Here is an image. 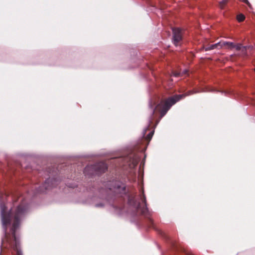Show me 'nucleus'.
Listing matches in <instances>:
<instances>
[{
    "label": "nucleus",
    "mask_w": 255,
    "mask_h": 255,
    "mask_svg": "<svg viewBox=\"0 0 255 255\" xmlns=\"http://www.w3.org/2000/svg\"><path fill=\"white\" fill-rule=\"evenodd\" d=\"M1 221L5 238L2 240V244L8 243L16 251V255H22L18 249V241L15 232L20 226L21 221L26 212V208L23 205L13 207L7 211L4 204H0Z\"/></svg>",
    "instance_id": "f257e3e1"
},
{
    "label": "nucleus",
    "mask_w": 255,
    "mask_h": 255,
    "mask_svg": "<svg viewBox=\"0 0 255 255\" xmlns=\"http://www.w3.org/2000/svg\"><path fill=\"white\" fill-rule=\"evenodd\" d=\"M185 95H179L169 98L164 102L157 105L155 109L153 111V113H154L155 111H158L160 113L161 118H162L165 115L166 112L173 105L182 98L185 97Z\"/></svg>",
    "instance_id": "f03ea898"
},
{
    "label": "nucleus",
    "mask_w": 255,
    "mask_h": 255,
    "mask_svg": "<svg viewBox=\"0 0 255 255\" xmlns=\"http://www.w3.org/2000/svg\"><path fill=\"white\" fill-rule=\"evenodd\" d=\"M173 42L174 44L177 46L178 43L181 40V31L178 28L173 29Z\"/></svg>",
    "instance_id": "7ed1b4c3"
},
{
    "label": "nucleus",
    "mask_w": 255,
    "mask_h": 255,
    "mask_svg": "<svg viewBox=\"0 0 255 255\" xmlns=\"http://www.w3.org/2000/svg\"><path fill=\"white\" fill-rule=\"evenodd\" d=\"M220 48L226 47L227 49H232L234 47V43L227 41H221Z\"/></svg>",
    "instance_id": "20e7f679"
},
{
    "label": "nucleus",
    "mask_w": 255,
    "mask_h": 255,
    "mask_svg": "<svg viewBox=\"0 0 255 255\" xmlns=\"http://www.w3.org/2000/svg\"><path fill=\"white\" fill-rule=\"evenodd\" d=\"M233 48H235L237 50H242V51L244 53H245V51L247 50V47H246V46H243L241 44H240V43L237 44H235L234 43Z\"/></svg>",
    "instance_id": "39448f33"
},
{
    "label": "nucleus",
    "mask_w": 255,
    "mask_h": 255,
    "mask_svg": "<svg viewBox=\"0 0 255 255\" xmlns=\"http://www.w3.org/2000/svg\"><path fill=\"white\" fill-rule=\"evenodd\" d=\"M220 42L217 43H216L215 44H213V45H211L209 46H208L207 47L205 48V50L206 51H207V50H212V49H214L215 48H220Z\"/></svg>",
    "instance_id": "423d86ee"
},
{
    "label": "nucleus",
    "mask_w": 255,
    "mask_h": 255,
    "mask_svg": "<svg viewBox=\"0 0 255 255\" xmlns=\"http://www.w3.org/2000/svg\"><path fill=\"white\" fill-rule=\"evenodd\" d=\"M229 0H222L220 1L219 3V7L221 9H223L224 7L225 4L228 2Z\"/></svg>",
    "instance_id": "0eeeda50"
},
{
    "label": "nucleus",
    "mask_w": 255,
    "mask_h": 255,
    "mask_svg": "<svg viewBox=\"0 0 255 255\" xmlns=\"http://www.w3.org/2000/svg\"><path fill=\"white\" fill-rule=\"evenodd\" d=\"M245 18V17L244 15H243V14H240L237 17V20L239 22H241V21H243L244 20Z\"/></svg>",
    "instance_id": "6e6552de"
},
{
    "label": "nucleus",
    "mask_w": 255,
    "mask_h": 255,
    "mask_svg": "<svg viewBox=\"0 0 255 255\" xmlns=\"http://www.w3.org/2000/svg\"><path fill=\"white\" fill-rule=\"evenodd\" d=\"M152 135H153V132H151L150 133H149V134H147V135L146 137V138L147 140H150L151 138Z\"/></svg>",
    "instance_id": "1a4fd4ad"
},
{
    "label": "nucleus",
    "mask_w": 255,
    "mask_h": 255,
    "mask_svg": "<svg viewBox=\"0 0 255 255\" xmlns=\"http://www.w3.org/2000/svg\"><path fill=\"white\" fill-rule=\"evenodd\" d=\"M173 75H174V76L176 77V76H178L179 75V73H177V72H174L173 73Z\"/></svg>",
    "instance_id": "9d476101"
},
{
    "label": "nucleus",
    "mask_w": 255,
    "mask_h": 255,
    "mask_svg": "<svg viewBox=\"0 0 255 255\" xmlns=\"http://www.w3.org/2000/svg\"><path fill=\"white\" fill-rule=\"evenodd\" d=\"M187 72V71L186 70H184L183 72V74H186Z\"/></svg>",
    "instance_id": "9b49d317"
},
{
    "label": "nucleus",
    "mask_w": 255,
    "mask_h": 255,
    "mask_svg": "<svg viewBox=\"0 0 255 255\" xmlns=\"http://www.w3.org/2000/svg\"><path fill=\"white\" fill-rule=\"evenodd\" d=\"M142 200H143V202H145V197H144V195L143 196V199H142Z\"/></svg>",
    "instance_id": "f8f14e48"
},
{
    "label": "nucleus",
    "mask_w": 255,
    "mask_h": 255,
    "mask_svg": "<svg viewBox=\"0 0 255 255\" xmlns=\"http://www.w3.org/2000/svg\"><path fill=\"white\" fill-rule=\"evenodd\" d=\"M149 107L152 109L153 108V106H151V104H150Z\"/></svg>",
    "instance_id": "ddd939ff"
},
{
    "label": "nucleus",
    "mask_w": 255,
    "mask_h": 255,
    "mask_svg": "<svg viewBox=\"0 0 255 255\" xmlns=\"http://www.w3.org/2000/svg\"><path fill=\"white\" fill-rule=\"evenodd\" d=\"M97 207H102V205H100V204H98V205H97Z\"/></svg>",
    "instance_id": "4468645a"
}]
</instances>
